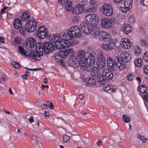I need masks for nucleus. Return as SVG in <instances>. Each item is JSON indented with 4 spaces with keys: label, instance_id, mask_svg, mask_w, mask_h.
<instances>
[{
    "label": "nucleus",
    "instance_id": "1",
    "mask_svg": "<svg viewBox=\"0 0 148 148\" xmlns=\"http://www.w3.org/2000/svg\"><path fill=\"white\" fill-rule=\"evenodd\" d=\"M80 27L82 31L86 34L91 33L94 37H97L99 34L100 29L98 26L92 25L86 22H82Z\"/></svg>",
    "mask_w": 148,
    "mask_h": 148
},
{
    "label": "nucleus",
    "instance_id": "2",
    "mask_svg": "<svg viewBox=\"0 0 148 148\" xmlns=\"http://www.w3.org/2000/svg\"><path fill=\"white\" fill-rule=\"evenodd\" d=\"M89 55L90 53L88 52L85 53L83 50H80L77 52V57L78 59V64L81 67L82 69H86Z\"/></svg>",
    "mask_w": 148,
    "mask_h": 148
},
{
    "label": "nucleus",
    "instance_id": "3",
    "mask_svg": "<svg viewBox=\"0 0 148 148\" xmlns=\"http://www.w3.org/2000/svg\"><path fill=\"white\" fill-rule=\"evenodd\" d=\"M42 43L40 42L38 43L36 45V50L35 52L34 50L31 48V56L29 58L37 61H39L40 59V56L43 53V49L42 47Z\"/></svg>",
    "mask_w": 148,
    "mask_h": 148
},
{
    "label": "nucleus",
    "instance_id": "4",
    "mask_svg": "<svg viewBox=\"0 0 148 148\" xmlns=\"http://www.w3.org/2000/svg\"><path fill=\"white\" fill-rule=\"evenodd\" d=\"M48 38L51 42H54L57 49H60L64 47V45L62 42L61 39L59 34H51L49 36Z\"/></svg>",
    "mask_w": 148,
    "mask_h": 148
},
{
    "label": "nucleus",
    "instance_id": "5",
    "mask_svg": "<svg viewBox=\"0 0 148 148\" xmlns=\"http://www.w3.org/2000/svg\"><path fill=\"white\" fill-rule=\"evenodd\" d=\"M101 11L104 16H110L113 14V8L109 4L105 3L101 6Z\"/></svg>",
    "mask_w": 148,
    "mask_h": 148
},
{
    "label": "nucleus",
    "instance_id": "6",
    "mask_svg": "<svg viewBox=\"0 0 148 148\" xmlns=\"http://www.w3.org/2000/svg\"><path fill=\"white\" fill-rule=\"evenodd\" d=\"M86 23L92 25H96L97 26L99 20L98 16L96 14H88L86 15Z\"/></svg>",
    "mask_w": 148,
    "mask_h": 148
},
{
    "label": "nucleus",
    "instance_id": "7",
    "mask_svg": "<svg viewBox=\"0 0 148 148\" xmlns=\"http://www.w3.org/2000/svg\"><path fill=\"white\" fill-rule=\"evenodd\" d=\"M68 34L72 38H79L82 35L80 29L77 26H74L70 27L68 30Z\"/></svg>",
    "mask_w": 148,
    "mask_h": 148
},
{
    "label": "nucleus",
    "instance_id": "8",
    "mask_svg": "<svg viewBox=\"0 0 148 148\" xmlns=\"http://www.w3.org/2000/svg\"><path fill=\"white\" fill-rule=\"evenodd\" d=\"M114 18L105 17L103 18L101 21V25L103 28L108 29L112 26L113 22L115 21Z\"/></svg>",
    "mask_w": 148,
    "mask_h": 148
},
{
    "label": "nucleus",
    "instance_id": "9",
    "mask_svg": "<svg viewBox=\"0 0 148 148\" xmlns=\"http://www.w3.org/2000/svg\"><path fill=\"white\" fill-rule=\"evenodd\" d=\"M132 59V56L128 53L123 51L120 55V56H116L115 58V61H121L124 62H129Z\"/></svg>",
    "mask_w": 148,
    "mask_h": 148
},
{
    "label": "nucleus",
    "instance_id": "10",
    "mask_svg": "<svg viewBox=\"0 0 148 148\" xmlns=\"http://www.w3.org/2000/svg\"><path fill=\"white\" fill-rule=\"evenodd\" d=\"M124 7L119 6V8L121 9L122 12L126 13L132 8V0H124Z\"/></svg>",
    "mask_w": 148,
    "mask_h": 148
},
{
    "label": "nucleus",
    "instance_id": "11",
    "mask_svg": "<svg viewBox=\"0 0 148 148\" xmlns=\"http://www.w3.org/2000/svg\"><path fill=\"white\" fill-rule=\"evenodd\" d=\"M43 47L45 53L46 54L52 52L55 49L53 44L51 42H44Z\"/></svg>",
    "mask_w": 148,
    "mask_h": 148
},
{
    "label": "nucleus",
    "instance_id": "12",
    "mask_svg": "<svg viewBox=\"0 0 148 148\" xmlns=\"http://www.w3.org/2000/svg\"><path fill=\"white\" fill-rule=\"evenodd\" d=\"M25 26L27 32H32L34 31L36 28V21L34 20H30L28 23H25Z\"/></svg>",
    "mask_w": 148,
    "mask_h": 148
},
{
    "label": "nucleus",
    "instance_id": "13",
    "mask_svg": "<svg viewBox=\"0 0 148 148\" xmlns=\"http://www.w3.org/2000/svg\"><path fill=\"white\" fill-rule=\"evenodd\" d=\"M48 34L47 29L44 26L38 28L37 35L39 38L43 39Z\"/></svg>",
    "mask_w": 148,
    "mask_h": 148
},
{
    "label": "nucleus",
    "instance_id": "14",
    "mask_svg": "<svg viewBox=\"0 0 148 148\" xmlns=\"http://www.w3.org/2000/svg\"><path fill=\"white\" fill-rule=\"evenodd\" d=\"M120 43L121 47L125 49H129L132 45V42L127 38H122Z\"/></svg>",
    "mask_w": 148,
    "mask_h": 148
},
{
    "label": "nucleus",
    "instance_id": "15",
    "mask_svg": "<svg viewBox=\"0 0 148 148\" xmlns=\"http://www.w3.org/2000/svg\"><path fill=\"white\" fill-rule=\"evenodd\" d=\"M85 69V70L87 69L88 71L91 73L92 75H94L95 77L100 74L99 71V69L95 66L92 67L90 66H87L86 69Z\"/></svg>",
    "mask_w": 148,
    "mask_h": 148
},
{
    "label": "nucleus",
    "instance_id": "16",
    "mask_svg": "<svg viewBox=\"0 0 148 148\" xmlns=\"http://www.w3.org/2000/svg\"><path fill=\"white\" fill-rule=\"evenodd\" d=\"M102 74L107 80H111L113 77V73L107 69H103Z\"/></svg>",
    "mask_w": 148,
    "mask_h": 148
},
{
    "label": "nucleus",
    "instance_id": "17",
    "mask_svg": "<svg viewBox=\"0 0 148 148\" xmlns=\"http://www.w3.org/2000/svg\"><path fill=\"white\" fill-rule=\"evenodd\" d=\"M18 51L19 53L25 57L28 56L29 58L31 56V48L25 51L22 47L19 46L18 47Z\"/></svg>",
    "mask_w": 148,
    "mask_h": 148
},
{
    "label": "nucleus",
    "instance_id": "18",
    "mask_svg": "<svg viewBox=\"0 0 148 148\" xmlns=\"http://www.w3.org/2000/svg\"><path fill=\"white\" fill-rule=\"evenodd\" d=\"M25 42L27 46L31 49L34 47L36 44V41L34 38L31 37L27 38Z\"/></svg>",
    "mask_w": 148,
    "mask_h": 148
},
{
    "label": "nucleus",
    "instance_id": "19",
    "mask_svg": "<svg viewBox=\"0 0 148 148\" xmlns=\"http://www.w3.org/2000/svg\"><path fill=\"white\" fill-rule=\"evenodd\" d=\"M84 9L85 7L84 6L79 5L74 7L72 11L73 14H79L82 12Z\"/></svg>",
    "mask_w": 148,
    "mask_h": 148
},
{
    "label": "nucleus",
    "instance_id": "20",
    "mask_svg": "<svg viewBox=\"0 0 148 148\" xmlns=\"http://www.w3.org/2000/svg\"><path fill=\"white\" fill-rule=\"evenodd\" d=\"M100 33L101 35L103 41H108L111 39V36L109 33L102 31H100Z\"/></svg>",
    "mask_w": 148,
    "mask_h": 148
},
{
    "label": "nucleus",
    "instance_id": "21",
    "mask_svg": "<svg viewBox=\"0 0 148 148\" xmlns=\"http://www.w3.org/2000/svg\"><path fill=\"white\" fill-rule=\"evenodd\" d=\"M114 46V44L112 42H108L107 43H103L102 45V48L107 50H110Z\"/></svg>",
    "mask_w": 148,
    "mask_h": 148
},
{
    "label": "nucleus",
    "instance_id": "22",
    "mask_svg": "<svg viewBox=\"0 0 148 148\" xmlns=\"http://www.w3.org/2000/svg\"><path fill=\"white\" fill-rule=\"evenodd\" d=\"M107 64L108 66L110 68H114L116 66V62H114V60L110 57H108L106 60Z\"/></svg>",
    "mask_w": 148,
    "mask_h": 148
},
{
    "label": "nucleus",
    "instance_id": "23",
    "mask_svg": "<svg viewBox=\"0 0 148 148\" xmlns=\"http://www.w3.org/2000/svg\"><path fill=\"white\" fill-rule=\"evenodd\" d=\"M68 34V32L67 31V34H64L62 35V36L61 37V39L62 42L63 43L64 45H66L68 42L69 40L72 38L71 37H70Z\"/></svg>",
    "mask_w": 148,
    "mask_h": 148
},
{
    "label": "nucleus",
    "instance_id": "24",
    "mask_svg": "<svg viewBox=\"0 0 148 148\" xmlns=\"http://www.w3.org/2000/svg\"><path fill=\"white\" fill-rule=\"evenodd\" d=\"M71 49H68L65 50L60 51L59 55L61 58H65L68 55L72 52Z\"/></svg>",
    "mask_w": 148,
    "mask_h": 148
},
{
    "label": "nucleus",
    "instance_id": "25",
    "mask_svg": "<svg viewBox=\"0 0 148 148\" xmlns=\"http://www.w3.org/2000/svg\"><path fill=\"white\" fill-rule=\"evenodd\" d=\"M77 62L78 63V60L76 58L73 57L72 59H71L68 62L69 64L71 66L73 67H77Z\"/></svg>",
    "mask_w": 148,
    "mask_h": 148
},
{
    "label": "nucleus",
    "instance_id": "26",
    "mask_svg": "<svg viewBox=\"0 0 148 148\" xmlns=\"http://www.w3.org/2000/svg\"><path fill=\"white\" fill-rule=\"evenodd\" d=\"M132 29V27L129 24H125L123 27V32L126 34H129Z\"/></svg>",
    "mask_w": 148,
    "mask_h": 148
},
{
    "label": "nucleus",
    "instance_id": "27",
    "mask_svg": "<svg viewBox=\"0 0 148 148\" xmlns=\"http://www.w3.org/2000/svg\"><path fill=\"white\" fill-rule=\"evenodd\" d=\"M22 23L20 19L16 18L14 21L13 25L15 29H18L21 26Z\"/></svg>",
    "mask_w": 148,
    "mask_h": 148
},
{
    "label": "nucleus",
    "instance_id": "28",
    "mask_svg": "<svg viewBox=\"0 0 148 148\" xmlns=\"http://www.w3.org/2000/svg\"><path fill=\"white\" fill-rule=\"evenodd\" d=\"M89 61H88L87 65H88L92 66L95 65V58L92 54L90 53V55L89 56Z\"/></svg>",
    "mask_w": 148,
    "mask_h": 148
},
{
    "label": "nucleus",
    "instance_id": "29",
    "mask_svg": "<svg viewBox=\"0 0 148 148\" xmlns=\"http://www.w3.org/2000/svg\"><path fill=\"white\" fill-rule=\"evenodd\" d=\"M71 38L68 41L66 45H64L63 48H67L69 47L71 45H74L77 44L78 41L75 39H73Z\"/></svg>",
    "mask_w": 148,
    "mask_h": 148
},
{
    "label": "nucleus",
    "instance_id": "30",
    "mask_svg": "<svg viewBox=\"0 0 148 148\" xmlns=\"http://www.w3.org/2000/svg\"><path fill=\"white\" fill-rule=\"evenodd\" d=\"M138 90L140 92L143 93H148V87L143 85H140L138 88Z\"/></svg>",
    "mask_w": 148,
    "mask_h": 148
},
{
    "label": "nucleus",
    "instance_id": "31",
    "mask_svg": "<svg viewBox=\"0 0 148 148\" xmlns=\"http://www.w3.org/2000/svg\"><path fill=\"white\" fill-rule=\"evenodd\" d=\"M134 64L138 67H141L143 64V62L141 58H137L134 61Z\"/></svg>",
    "mask_w": 148,
    "mask_h": 148
},
{
    "label": "nucleus",
    "instance_id": "32",
    "mask_svg": "<svg viewBox=\"0 0 148 148\" xmlns=\"http://www.w3.org/2000/svg\"><path fill=\"white\" fill-rule=\"evenodd\" d=\"M133 51L134 53L137 56H139L140 53L141 49L140 47L137 45L133 47Z\"/></svg>",
    "mask_w": 148,
    "mask_h": 148
},
{
    "label": "nucleus",
    "instance_id": "33",
    "mask_svg": "<svg viewBox=\"0 0 148 148\" xmlns=\"http://www.w3.org/2000/svg\"><path fill=\"white\" fill-rule=\"evenodd\" d=\"M97 77V80L99 84H105V80L104 79L103 75H102L100 73L96 76Z\"/></svg>",
    "mask_w": 148,
    "mask_h": 148
},
{
    "label": "nucleus",
    "instance_id": "34",
    "mask_svg": "<svg viewBox=\"0 0 148 148\" xmlns=\"http://www.w3.org/2000/svg\"><path fill=\"white\" fill-rule=\"evenodd\" d=\"M116 62V66H117L118 68L121 70L124 69L125 67L126 66L125 64L123 63L122 61H115Z\"/></svg>",
    "mask_w": 148,
    "mask_h": 148
},
{
    "label": "nucleus",
    "instance_id": "35",
    "mask_svg": "<svg viewBox=\"0 0 148 148\" xmlns=\"http://www.w3.org/2000/svg\"><path fill=\"white\" fill-rule=\"evenodd\" d=\"M30 15L29 13L27 12L23 13L21 15V18L22 21H25L29 20V18Z\"/></svg>",
    "mask_w": 148,
    "mask_h": 148
},
{
    "label": "nucleus",
    "instance_id": "36",
    "mask_svg": "<svg viewBox=\"0 0 148 148\" xmlns=\"http://www.w3.org/2000/svg\"><path fill=\"white\" fill-rule=\"evenodd\" d=\"M65 5V7L66 9L68 11H70L72 9L73 4L72 2L67 1Z\"/></svg>",
    "mask_w": 148,
    "mask_h": 148
},
{
    "label": "nucleus",
    "instance_id": "37",
    "mask_svg": "<svg viewBox=\"0 0 148 148\" xmlns=\"http://www.w3.org/2000/svg\"><path fill=\"white\" fill-rule=\"evenodd\" d=\"M96 9L94 6L90 5L87 7L86 11L87 12H94L96 11Z\"/></svg>",
    "mask_w": 148,
    "mask_h": 148
},
{
    "label": "nucleus",
    "instance_id": "38",
    "mask_svg": "<svg viewBox=\"0 0 148 148\" xmlns=\"http://www.w3.org/2000/svg\"><path fill=\"white\" fill-rule=\"evenodd\" d=\"M106 60L97 61V63L98 66L100 69H102L106 65Z\"/></svg>",
    "mask_w": 148,
    "mask_h": 148
},
{
    "label": "nucleus",
    "instance_id": "39",
    "mask_svg": "<svg viewBox=\"0 0 148 148\" xmlns=\"http://www.w3.org/2000/svg\"><path fill=\"white\" fill-rule=\"evenodd\" d=\"M122 119L124 122L126 123L129 122L131 120V118L129 116L124 114L123 115Z\"/></svg>",
    "mask_w": 148,
    "mask_h": 148
},
{
    "label": "nucleus",
    "instance_id": "40",
    "mask_svg": "<svg viewBox=\"0 0 148 148\" xmlns=\"http://www.w3.org/2000/svg\"><path fill=\"white\" fill-rule=\"evenodd\" d=\"M97 61L105 60V58L104 57L103 53L102 52H99L98 53L97 56Z\"/></svg>",
    "mask_w": 148,
    "mask_h": 148
},
{
    "label": "nucleus",
    "instance_id": "41",
    "mask_svg": "<svg viewBox=\"0 0 148 148\" xmlns=\"http://www.w3.org/2000/svg\"><path fill=\"white\" fill-rule=\"evenodd\" d=\"M96 80L92 77L90 78L87 79V83L90 85L95 84L96 82Z\"/></svg>",
    "mask_w": 148,
    "mask_h": 148
},
{
    "label": "nucleus",
    "instance_id": "42",
    "mask_svg": "<svg viewBox=\"0 0 148 148\" xmlns=\"http://www.w3.org/2000/svg\"><path fill=\"white\" fill-rule=\"evenodd\" d=\"M111 88H112V87L111 85H106L103 87L102 89L103 90H104V91H107L109 90H110Z\"/></svg>",
    "mask_w": 148,
    "mask_h": 148
},
{
    "label": "nucleus",
    "instance_id": "43",
    "mask_svg": "<svg viewBox=\"0 0 148 148\" xmlns=\"http://www.w3.org/2000/svg\"><path fill=\"white\" fill-rule=\"evenodd\" d=\"M12 65L16 68L19 69L21 68V65L17 62L13 61L12 63Z\"/></svg>",
    "mask_w": 148,
    "mask_h": 148
},
{
    "label": "nucleus",
    "instance_id": "44",
    "mask_svg": "<svg viewBox=\"0 0 148 148\" xmlns=\"http://www.w3.org/2000/svg\"><path fill=\"white\" fill-rule=\"evenodd\" d=\"M143 58L144 61L148 62V51L144 54Z\"/></svg>",
    "mask_w": 148,
    "mask_h": 148
},
{
    "label": "nucleus",
    "instance_id": "45",
    "mask_svg": "<svg viewBox=\"0 0 148 148\" xmlns=\"http://www.w3.org/2000/svg\"><path fill=\"white\" fill-rule=\"evenodd\" d=\"M63 140V142L65 143L68 142L70 139V137L65 135H64L62 136Z\"/></svg>",
    "mask_w": 148,
    "mask_h": 148
},
{
    "label": "nucleus",
    "instance_id": "46",
    "mask_svg": "<svg viewBox=\"0 0 148 148\" xmlns=\"http://www.w3.org/2000/svg\"><path fill=\"white\" fill-rule=\"evenodd\" d=\"M20 32L22 35L23 36L25 35V32H27V30H26L25 26L24 27H22L21 29L20 30Z\"/></svg>",
    "mask_w": 148,
    "mask_h": 148
},
{
    "label": "nucleus",
    "instance_id": "47",
    "mask_svg": "<svg viewBox=\"0 0 148 148\" xmlns=\"http://www.w3.org/2000/svg\"><path fill=\"white\" fill-rule=\"evenodd\" d=\"M21 39L20 37L18 36L15 38L14 39L15 43L16 44H18L20 43Z\"/></svg>",
    "mask_w": 148,
    "mask_h": 148
},
{
    "label": "nucleus",
    "instance_id": "48",
    "mask_svg": "<svg viewBox=\"0 0 148 148\" xmlns=\"http://www.w3.org/2000/svg\"><path fill=\"white\" fill-rule=\"evenodd\" d=\"M140 3L145 6L148 5V0H140Z\"/></svg>",
    "mask_w": 148,
    "mask_h": 148
},
{
    "label": "nucleus",
    "instance_id": "49",
    "mask_svg": "<svg viewBox=\"0 0 148 148\" xmlns=\"http://www.w3.org/2000/svg\"><path fill=\"white\" fill-rule=\"evenodd\" d=\"M46 104L47 107H49L51 109H53L54 108V106L52 103L50 101H47Z\"/></svg>",
    "mask_w": 148,
    "mask_h": 148
},
{
    "label": "nucleus",
    "instance_id": "50",
    "mask_svg": "<svg viewBox=\"0 0 148 148\" xmlns=\"http://www.w3.org/2000/svg\"><path fill=\"white\" fill-rule=\"evenodd\" d=\"M88 1L87 0H81L80 1L81 6H83L84 7L85 5H86L88 4Z\"/></svg>",
    "mask_w": 148,
    "mask_h": 148
},
{
    "label": "nucleus",
    "instance_id": "51",
    "mask_svg": "<svg viewBox=\"0 0 148 148\" xmlns=\"http://www.w3.org/2000/svg\"><path fill=\"white\" fill-rule=\"evenodd\" d=\"M143 70L144 73L148 75V65L144 66H143Z\"/></svg>",
    "mask_w": 148,
    "mask_h": 148
},
{
    "label": "nucleus",
    "instance_id": "52",
    "mask_svg": "<svg viewBox=\"0 0 148 148\" xmlns=\"http://www.w3.org/2000/svg\"><path fill=\"white\" fill-rule=\"evenodd\" d=\"M127 79L129 81L132 80L134 78L133 75L132 73L128 74L127 75Z\"/></svg>",
    "mask_w": 148,
    "mask_h": 148
},
{
    "label": "nucleus",
    "instance_id": "53",
    "mask_svg": "<svg viewBox=\"0 0 148 148\" xmlns=\"http://www.w3.org/2000/svg\"><path fill=\"white\" fill-rule=\"evenodd\" d=\"M129 21L130 23H133L135 21V18L133 16H130L129 18Z\"/></svg>",
    "mask_w": 148,
    "mask_h": 148
},
{
    "label": "nucleus",
    "instance_id": "54",
    "mask_svg": "<svg viewBox=\"0 0 148 148\" xmlns=\"http://www.w3.org/2000/svg\"><path fill=\"white\" fill-rule=\"evenodd\" d=\"M141 44L144 46H148V43L144 39L141 40L140 41Z\"/></svg>",
    "mask_w": 148,
    "mask_h": 148
},
{
    "label": "nucleus",
    "instance_id": "55",
    "mask_svg": "<svg viewBox=\"0 0 148 148\" xmlns=\"http://www.w3.org/2000/svg\"><path fill=\"white\" fill-rule=\"evenodd\" d=\"M58 4L63 5L67 2L68 0H58Z\"/></svg>",
    "mask_w": 148,
    "mask_h": 148
},
{
    "label": "nucleus",
    "instance_id": "56",
    "mask_svg": "<svg viewBox=\"0 0 148 148\" xmlns=\"http://www.w3.org/2000/svg\"><path fill=\"white\" fill-rule=\"evenodd\" d=\"M54 57L55 58L59 60H58V61H61V59H60V58H61L60 56L59 55V54H56L54 56Z\"/></svg>",
    "mask_w": 148,
    "mask_h": 148
},
{
    "label": "nucleus",
    "instance_id": "57",
    "mask_svg": "<svg viewBox=\"0 0 148 148\" xmlns=\"http://www.w3.org/2000/svg\"><path fill=\"white\" fill-rule=\"evenodd\" d=\"M7 17L9 19H11L13 18V15L11 13H8Z\"/></svg>",
    "mask_w": 148,
    "mask_h": 148
},
{
    "label": "nucleus",
    "instance_id": "58",
    "mask_svg": "<svg viewBox=\"0 0 148 148\" xmlns=\"http://www.w3.org/2000/svg\"><path fill=\"white\" fill-rule=\"evenodd\" d=\"M78 21V18L76 16L74 17L73 19V22L75 23H77Z\"/></svg>",
    "mask_w": 148,
    "mask_h": 148
},
{
    "label": "nucleus",
    "instance_id": "59",
    "mask_svg": "<svg viewBox=\"0 0 148 148\" xmlns=\"http://www.w3.org/2000/svg\"><path fill=\"white\" fill-rule=\"evenodd\" d=\"M138 139L142 140L143 139H144L145 138L144 137V136H142L140 134H138Z\"/></svg>",
    "mask_w": 148,
    "mask_h": 148
},
{
    "label": "nucleus",
    "instance_id": "60",
    "mask_svg": "<svg viewBox=\"0 0 148 148\" xmlns=\"http://www.w3.org/2000/svg\"><path fill=\"white\" fill-rule=\"evenodd\" d=\"M0 41L3 43H5V40L1 36H0Z\"/></svg>",
    "mask_w": 148,
    "mask_h": 148
},
{
    "label": "nucleus",
    "instance_id": "61",
    "mask_svg": "<svg viewBox=\"0 0 148 148\" xmlns=\"http://www.w3.org/2000/svg\"><path fill=\"white\" fill-rule=\"evenodd\" d=\"M102 144V141L100 140H99L97 143V145L99 146L101 145Z\"/></svg>",
    "mask_w": 148,
    "mask_h": 148
},
{
    "label": "nucleus",
    "instance_id": "62",
    "mask_svg": "<svg viewBox=\"0 0 148 148\" xmlns=\"http://www.w3.org/2000/svg\"><path fill=\"white\" fill-rule=\"evenodd\" d=\"M7 7H4L3 8V9H2L1 10V14H3V12H5V10L6 9H7Z\"/></svg>",
    "mask_w": 148,
    "mask_h": 148
},
{
    "label": "nucleus",
    "instance_id": "63",
    "mask_svg": "<svg viewBox=\"0 0 148 148\" xmlns=\"http://www.w3.org/2000/svg\"><path fill=\"white\" fill-rule=\"evenodd\" d=\"M29 121L30 123H32L34 122V119L33 117L32 116H31L29 118Z\"/></svg>",
    "mask_w": 148,
    "mask_h": 148
},
{
    "label": "nucleus",
    "instance_id": "64",
    "mask_svg": "<svg viewBox=\"0 0 148 148\" xmlns=\"http://www.w3.org/2000/svg\"><path fill=\"white\" fill-rule=\"evenodd\" d=\"M2 78H3V79L4 81H5L7 79L6 75L4 74L3 75H2Z\"/></svg>",
    "mask_w": 148,
    "mask_h": 148
}]
</instances>
